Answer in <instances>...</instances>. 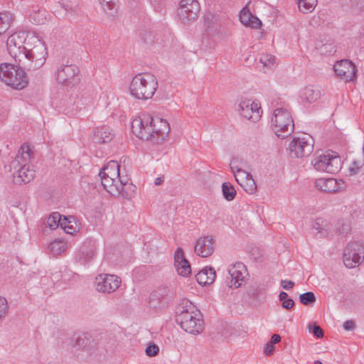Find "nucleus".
Returning a JSON list of instances; mask_svg holds the SVG:
<instances>
[{
    "label": "nucleus",
    "mask_w": 364,
    "mask_h": 364,
    "mask_svg": "<svg viewBox=\"0 0 364 364\" xmlns=\"http://www.w3.org/2000/svg\"><path fill=\"white\" fill-rule=\"evenodd\" d=\"M132 132L140 139L159 144L168 136L170 127L166 120L144 114L132 122Z\"/></svg>",
    "instance_id": "nucleus-1"
},
{
    "label": "nucleus",
    "mask_w": 364,
    "mask_h": 364,
    "mask_svg": "<svg viewBox=\"0 0 364 364\" xmlns=\"http://www.w3.org/2000/svg\"><path fill=\"white\" fill-rule=\"evenodd\" d=\"M176 321L183 330L193 335L201 333L205 328L201 313L187 299L176 307Z\"/></svg>",
    "instance_id": "nucleus-2"
},
{
    "label": "nucleus",
    "mask_w": 364,
    "mask_h": 364,
    "mask_svg": "<svg viewBox=\"0 0 364 364\" xmlns=\"http://www.w3.org/2000/svg\"><path fill=\"white\" fill-rule=\"evenodd\" d=\"M158 87L156 77L149 73L136 75L132 80L129 91L132 96L138 100L151 99Z\"/></svg>",
    "instance_id": "nucleus-3"
},
{
    "label": "nucleus",
    "mask_w": 364,
    "mask_h": 364,
    "mask_svg": "<svg viewBox=\"0 0 364 364\" xmlns=\"http://www.w3.org/2000/svg\"><path fill=\"white\" fill-rule=\"evenodd\" d=\"M16 64L1 63L0 80L14 89L21 90L27 86L28 78L25 73L26 69Z\"/></svg>",
    "instance_id": "nucleus-4"
},
{
    "label": "nucleus",
    "mask_w": 364,
    "mask_h": 364,
    "mask_svg": "<svg viewBox=\"0 0 364 364\" xmlns=\"http://www.w3.org/2000/svg\"><path fill=\"white\" fill-rule=\"evenodd\" d=\"M34 46L31 49H26L23 55L26 60L21 59L19 65L31 70L41 68L46 63V44L38 36L31 37Z\"/></svg>",
    "instance_id": "nucleus-5"
},
{
    "label": "nucleus",
    "mask_w": 364,
    "mask_h": 364,
    "mask_svg": "<svg viewBox=\"0 0 364 364\" xmlns=\"http://www.w3.org/2000/svg\"><path fill=\"white\" fill-rule=\"evenodd\" d=\"M311 164L318 171L335 174L341 169L343 162L336 152L328 151L321 154L316 153L313 156Z\"/></svg>",
    "instance_id": "nucleus-6"
},
{
    "label": "nucleus",
    "mask_w": 364,
    "mask_h": 364,
    "mask_svg": "<svg viewBox=\"0 0 364 364\" xmlns=\"http://www.w3.org/2000/svg\"><path fill=\"white\" fill-rule=\"evenodd\" d=\"M274 131L278 137L282 139L290 136L294 129L292 117L288 109L277 108L272 118Z\"/></svg>",
    "instance_id": "nucleus-7"
},
{
    "label": "nucleus",
    "mask_w": 364,
    "mask_h": 364,
    "mask_svg": "<svg viewBox=\"0 0 364 364\" xmlns=\"http://www.w3.org/2000/svg\"><path fill=\"white\" fill-rule=\"evenodd\" d=\"M119 164L116 161H110L100 171L99 176L104 188L112 196L118 193L117 180H120L122 176L119 173Z\"/></svg>",
    "instance_id": "nucleus-8"
},
{
    "label": "nucleus",
    "mask_w": 364,
    "mask_h": 364,
    "mask_svg": "<svg viewBox=\"0 0 364 364\" xmlns=\"http://www.w3.org/2000/svg\"><path fill=\"white\" fill-rule=\"evenodd\" d=\"M56 80L63 86L73 87L80 82V70L75 64H62L56 72Z\"/></svg>",
    "instance_id": "nucleus-9"
},
{
    "label": "nucleus",
    "mask_w": 364,
    "mask_h": 364,
    "mask_svg": "<svg viewBox=\"0 0 364 364\" xmlns=\"http://www.w3.org/2000/svg\"><path fill=\"white\" fill-rule=\"evenodd\" d=\"M26 39L25 32H16L9 36L6 41V48L9 55L14 59L16 63L20 64L21 59L26 60L23 54L26 48L23 46Z\"/></svg>",
    "instance_id": "nucleus-10"
},
{
    "label": "nucleus",
    "mask_w": 364,
    "mask_h": 364,
    "mask_svg": "<svg viewBox=\"0 0 364 364\" xmlns=\"http://www.w3.org/2000/svg\"><path fill=\"white\" fill-rule=\"evenodd\" d=\"M364 259V245L358 241L348 244L343 252V263L347 268L359 266Z\"/></svg>",
    "instance_id": "nucleus-11"
},
{
    "label": "nucleus",
    "mask_w": 364,
    "mask_h": 364,
    "mask_svg": "<svg viewBox=\"0 0 364 364\" xmlns=\"http://www.w3.org/2000/svg\"><path fill=\"white\" fill-rule=\"evenodd\" d=\"M314 140L313 137L307 134L294 137L289 145L291 154L296 158H303L310 155L314 150Z\"/></svg>",
    "instance_id": "nucleus-12"
},
{
    "label": "nucleus",
    "mask_w": 364,
    "mask_h": 364,
    "mask_svg": "<svg viewBox=\"0 0 364 364\" xmlns=\"http://www.w3.org/2000/svg\"><path fill=\"white\" fill-rule=\"evenodd\" d=\"M237 162V160L234 159L230 164L231 171L235 174L237 182L247 193H254L257 189L255 180L250 173L239 168L238 166L236 165Z\"/></svg>",
    "instance_id": "nucleus-13"
},
{
    "label": "nucleus",
    "mask_w": 364,
    "mask_h": 364,
    "mask_svg": "<svg viewBox=\"0 0 364 364\" xmlns=\"http://www.w3.org/2000/svg\"><path fill=\"white\" fill-rule=\"evenodd\" d=\"M200 7L196 0H181L178 9L179 19L183 23H188L198 16Z\"/></svg>",
    "instance_id": "nucleus-14"
},
{
    "label": "nucleus",
    "mask_w": 364,
    "mask_h": 364,
    "mask_svg": "<svg viewBox=\"0 0 364 364\" xmlns=\"http://www.w3.org/2000/svg\"><path fill=\"white\" fill-rule=\"evenodd\" d=\"M172 296V291L168 287H159L151 293L149 305L153 309H164Z\"/></svg>",
    "instance_id": "nucleus-15"
},
{
    "label": "nucleus",
    "mask_w": 364,
    "mask_h": 364,
    "mask_svg": "<svg viewBox=\"0 0 364 364\" xmlns=\"http://www.w3.org/2000/svg\"><path fill=\"white\" fill-rule=\"evenodd\" d=\"M229 277L226 282L230 288L237 289L242 286L247 276V270L245 265L242 262H236L228 268Z\"/></svg>",
    "instance_id": "nucleus-16"
},
{
    "label": "nucleus",
    "mask_w": 364,
    "mask_h": 364,
    "mask_svg": "<svg viewBox=\"0 0 364 364\" xmlns=\"http://www.w3.org/2000/svg\"><path fill=\"white\" fill-rule=\"evenodd\" d=\"M95 284L97 291L109 294L119 287L121 279L116 275L104 274L96 277Z\"/></svg>",
    "instance_id": "nucleus-17"
},
{
    "label": "nucleus",
    "mask_w": 364,
    "mask_h": 364,
    "mask_svg": "<svg viewBox=\"0 0 364 364\" xmlns=\"http://www.w3.org/2000/svg\"><path fill=\"white\" fill-rule=\"evenodd\" d=\"M240 115L252 122L258 121L262 116L259 104L250 99H241L238 105Z\"/></svg>",
    "instance_id": "nucleus-18"
},
{
    "label": "nucleus",
    "mask_w": 364,
    "mask_h": 364,
    "mask_svg": "<svg viewBox=\"0 0 364 364\" xmlns=\"http://www.w3.org/2000/svg\"><path fill=\"white\" fill-rule=\"evenodd\" d=\"M337 76L346 82L353 81L356 78L357 70L354 63L347 59L337 61L333 66Z\"/></svg>",
    "instance_id": "nucleus-19"
},
{
    "label": "nucleus",
    "mask_w": 364,
    "mask_h": 364,
    "mask_svg": "<svg viewBox=\"0 0 364 364\" xmlns=\"http://www.w3.org/2000/svg\"><path fill=\"white\" fill-rule=\"evenodd\" d=\"M34 156L33 147L28 143H23L18 150L15 158L9 164L10 171L17 169L21 166H28Z\"/></svg>",
    "instance_id": "nucleus-20"
},
{
    "label": "nucleus",
    "mask_w": 364,
    "mask_h": 364,
    "mask_svg": "<svg viewBox=\"0 0 364 364\" xmlns=\"http://www.w3.org/2000/svg\"><path fill=\"white\" fill-rule=\"evenodd\" d=\"M215 240L213 236L207 235L198 238L194 246L195 253L201 257L210 256L215 250Z\"/></svg>",
    "instance_id": "nucleus-21"
},
{
    "label": "nucleus",
    "mask_w": 364,
    "mask_h": 364,
    "mask_svg": "<svg viewBox=\"0 0 364 364\" xmlns=\"http://www.w3.org/2000/svg\"><path fill=\"white\" fill-rule=\"evenodd\" d=\"M117 182L114 186H117L119 190L114 196H121L124 198L131 199L134 196L136 187L127 176H122Z\"/></svg>",
    "instance_id": "nucleus-22"
},
{
    "label": "nucleus",
    "mask_w": 364,
    "mask_h": 364,
    "mask_svg": "<svg viewBox=\"0 0 364 364\" xmlns=\"http://www.w3.org/2000/svg\"><path fill=\"white\" fill-rule=\"evenodd\" d=\"M73 346L90 354L96 348V342L89 333H82L73 341Z\"/></svg>",
    "instance_id": "nucleus-23"
},
{
    "label": "nucleus",
    "mask_w": 364,
    "mask_h": 364,
    "mask_svg": "<svg viewBox=\"0 0 364 364\" xmlns=\"http://www.w3.org/2000/svg\"><path fill=\"white\" fill-rule=\"evenodd\" d=\"M175 266L178 274L183 277L188 276L191 272L189 262L185 258L183 251L178 247L174 254Z\"/></svg>",
    "instance_id": "nucleus-24"
},
{
    "label": "nucleus",
    "mask_w": 364,
    "mask_h": 364,
    "mask_svg": "<svg viewBox=\"0 0 364 364\" xmlns=\"http://www.w3.org/2000/svg\"><path fill=\"white\" fill-rule=\"evenodd\" d=\"M341 181H337L335 178H321L316 181L315 184L316 187L326 193H335L339 191L341 188Z\"/></svg>",
    "instance_id": "nucleus-25"
},
{
    "label": "nucleus",
    "mask_w": 364,
    "mask_h": 364,
    "mask_svg": "<svg viewBox=\"0 0 364 364\" xmlns=\"http://www.w3.org/2000/svg\"><path fill=\"white\" fill-rule=\"evenodd\" d=\"M114 134L112 128L107 126L97 127L93 132L92 140L97 144H105L110 142Z\"/></svg>",
    "instance_id": "nucleus-26"
},
{
    "label": "nucleus",
    "mask_w": 364,
    "mask_h": 364,
    "mask_svg": "<svg viewBox=\"0 0 364 364\" xmlns=\"http://www.w3.org/2000/svg\"><path fill=\"white\" fill-rule=\"evenodd\" d=\"M16 170V173L14 175V178L18 183H28L34 178L35 171L30 168L29 165L21 166Z\"/></svg>",
    "instance_id": "nucleus-27"
},
{
    "label": "nucleus",
    "mask_w": 364,
    "mask_h": 364,
    "mask_svg": "<svg viewBox=\"0 0 364 364\" xmlns=\"http://www.w3.org/2000/svg\"><path fill=\"white\" fill-rule=\"evenodd\" d=\"M215 277V271L212 267H205L196 275V281L202 286L209 285L213 283Z\"/></svg>",
    "instance_id": "nucleus-28"
},
{
    "label": "nucleus",
    "mask_w": 364,
    "mask_h": 364,
    "mask_svg": "<svg viewBox=\"0 0 364 364\" xmlns=\"http://www.w3.org/2000/svg\"><path fill=\"white\" fill-rule=\"evenodd\" d=\"M313 228L321 234L322 237H327L334 231L333 225L323 218H317L313 225Z\"/></svg>",
    "instance_id": "nucleus-29"
},
{
    "label": "nucleus",
    "mask_w": 364,
    "mask_h": 364,
    "mask_svg": "<svg viewBox=\"0 0 364 364\" xmlns=\"http://www.w3.org/2000/svg\"><path fill=\"white\" fill-rule=\"evenodd\" d=\"M301 97L303 100L311 103L320 98L321 92L318 89L309 86L304 89Z\"/></svg>",
    "instance_id": "nucleus-30"
},
{
    "label": "nucleus",
    "mask_w": 364,
    "mask_h": 364,
    "mask_svg": "<svg viewBox=\"0 0 364 364\" xmlns=\"http://www.w3.org/2000/svg\"><path fill=\"white\" fill-rule=\"evenodd\" d=\"M60 227L65 232L70 235H73L78 230L76 222L73 217L63 216Z\"/></svg>",
    "instance_id": "nucleus-31"
},
{
    "label": "nucleus",
    "mask_w": 364,
    "mask_h": 364,
    "mask_svg": "<svg viewBox=\"0 0 364 364\" xmlns=\"http://www.w3.org/2000/svg\"><path fill=\"white\" fill-rule=\"evenodd\" d=\"M102 9L109 16H114L118 11V0H99Z\"/></svg>",
    "instance_id": "nucleus-32"
},
{
    "label": "nucleus",
    "mask_w": 364,
    "mask_h": 364,
    "mask_svg": "<svg viewBox=\"0 0 364 364\" xmlns=\"http://www.w3.org/2000/svg\"><path fill=\"white\" fill-rule=\"evenodd\" d=\"M14 16L11 12L3 11L0 13V36L10 28Z\"/></svg>",
    "instance_id": "nucleus-33"
},
{
    "label": "nucleus",
    "mask_w": 364,
    "mask_h": 364,
    "mask_svg": "<svg viewBox=\"0 0 364 364\" xmlns=\"http://www.w3.org/2000/svg\"><path fill=\"white\" fill-rule=\"evenodd\" d=\"M299 11L304 14L312 12L317 5V0H296Z\"/></svg>",
    "instance_id": "nucleus-34"
},
{
    "label": "nucleus",
    "mask_w": 364,
    "mask_h": 364,
    "mask_svg": "<svg viewBox=\"0 0 364 364\" xmlns=\"http://www.w3.org/2000/svg\"><path fill=\"white\" fill-rule=\"evenodd\" d=\"M45 11L41 10L38 6H33L32 12L30 14L31 21L36 25H42L44 23Z\"/></svg>",
    "instance_id": "nucleus-35"
},
{
    "label": "nucleus",
    "mask_w": 364,
    "mask_h": 364,
    "mask_svg": "<svg viewBox=\"0 0 364 364\" xmlns=\"http://www.w3.org/2000/svg\"><path fill=\"white\" fill-rule=\"evenodd\" d=\"M48 247L51 254L58 255L65 250L66 243L62 240H55L49 244Z\"/></svg>",
    "instance_id": "nucleus-36"
},
{
    "label": "nucleus",
    "mask_w": 364,
    "mask_h": 364,
    "mask_svg": "<svg viewBox=\"0 0 364 364\" xmlns=\"http://www.w3.org/2000/svg\"><path fill=\"white\" fill-rule=\"evenodd\" d=\"M62 220V215L58 212H54L47 218V227L50 230H55L60 225Z\"/></svg>",
    "instance_id": "nucleus-37"
},
{
    "label": "nucleus",
    "mask_w": 364,
    "mask_h": 364,
    "mask_svg": "<svg viewBox=\"0 0 364 364\" xmlns=\"http://www.w3.org/2000/svg\"><path fill=\"white\" fill-rule=\"evenodd\" d=\"M222 191L224 198L228 201L232 200L236 196V191L230 183L225 182L223 183Z\"/></svg>",
    "instance_id": "nucleus-38"
},
{
    "label": "nucleus",
    "mask_w": 364,
    "mask_h": 364,
    "mask_svg": "<svg viewBox=\"0 0 364 364\" xmlns=\"http://www.w3.org/2000/svg\"><path fill=\"white\" fill-rule=\"evenodd\" d=\"M141 40L147 46L153 45L155 42V36L150 31L144 30L140 33Z\"/></svg>",
    "instance_id": "nucleus-39"
},
{
    "label": "nucleus",
    "mask_w": 364,
    "mask_h": 364,
    "mask_svg": "<svg viewBox=\"0 0 364 364\" xmlns=\"http://www.w3.org/2000/svg\"><path fill=\"white\" fill-rule=\"evenodd\" d=\"M316 296L312 291H307L299 296V301L305 306H309L315 303Z\"/></svg>",
    "instance_id": "nucleus-40"
},
{
    "label": "nucleus",
    "mask_w": 364,
    "mask_h": 364,
    "mask_svg": "<svg viewBox=\"0 0 364 364\" xmlns=\"http://www.w3.org/2000/svg\"><path fill=\"white\" fill-rule=\"evenodd\" d=\"M251 18H252V14L246 6L240 12V20L242 24L248 26Z\"/></svg>",
    "instance_id": "nucleus-41"
},
{
    "label": "nucleus",
    "mask_w": 364,
    "mask_h": 364,
    "mask_svg": "<svg viewBox=\"0 0 364 364\" xmlns=\"http://www.w3.org/2000/svg\"><path fill=\"white\" fill-rule=\"evenodd\" d=\"M350 175H355L364 172V159L362 161H354L349 167Z\"/></svg>",
    "instance_id": "nucleus-42"
},
{
    "label": "nucleus",
    "mask_w": 364,
    "mask_h": 364,
    "mask_svg": "<svg viewBox=\"0 0 364 364\" xmlns=\"http://www.w3.org/2000/svg\"><path fill=\"white\" fill-rule=\"evenodd\" d=\"M276 58L270 54H263L260 57V63H262L264 67L270 68L275 63Z\"/></svg>",
    "instance_id": "nucleus-43"
},
{
    "label": "nucleus",
    "mask_w": 364,
    "mask_h": 364,
    "mask_svg": "<svg viewBox=\"0 0 364 364\" xmlns=\"http://www.w3.org/2000/svg\"><path fill=\"white\" fill-rule=\"evenodd\" d=\"M9 312L8 302L6 298L0 296V321L3 319Z\"/></svg>",
    "instance_id": "nucleus-44"
},
{
    "label": "nucleus",
    "mask_w": 364,
    "mask_h": 364,
    "mask_svg": "<svg viewBox=\"0 0 364 364\" xmlns=\"http://www.w3.org/2000/svg\"><path fill=\"white\" fill-rule=\"evenodd\" d=\"M145 353L149 357L155 356L159 354V348L156 344L151 343L147 346Z\"/></svg>",
    "instance_id": "nucleus-45"
},
{
    "label": "nucleus",
    "mask_w": 364,
    "mask_h": 364,
    "mask_svg": "<svg viewBox=\"0 0 364 364\" xmlns=\"http://www.w3.org/2000/svg\"><path fill=\"white\" fill-rule=\"evenodd\" d=\"M309 331L311 333H312L314 336L319 338L323 337V334H324L323 331L319 326H317L316 324H313V325L310 324V325H309Z\"/></svg>",
    "instance_id": "nucleus-46"
},
{
    "label": "nucleus",
    "mask_w": 364,
    "mask_h": 364,
    "mask_svg": "<svg viewBox=\"0 0 364 364\" xmlns=\"http://www.w3.org/2000/svg\"><path fill=\"white\" fill-rule=\"evenodd\" d=\"M80 252L83 255H85V260L86 261H88L90 259H92L93 257V256H94V254H95V252H94V250L92 248L90 250H85V245L81 247Z\"/></svg>",
    "instance_id": "nucleus-47"
},
{
    "label": "nucleus",
    "mask_w": 364,
    "mask_h": 364,
    "mask_svg": "<svg viewBox=\"0 0 364 364\" xmlns=\"http://www.w3.org/2000/svg\"><path fill=\"white\" fill-rule=\"evenodd\" d=\"M232 331L233 329L231 326L225 324V326H224V329L221 332V335L225 338H228L232 335Z\"/></svg>",
    "instance_id": "nucleus-48"
},
{
    "label": "nucleus",
    "mask_w": 364,
    "mask_h": 364,
    "mask_svg": "<svg viewBox=\"0 0 364 364\" xmlns=\"http://www.w3.org/2000/svg\"><path fill=\"white\" fill-rule=\"evenodd\" d=\"M262 26V21L257 17L252 15V18H251V21L248 26L253 28H258Z\"/></svg>",
    "instance_id": "nucleus-49"
},
{
    "label": "nucleus",
    "mask_w": 364,
    "mask_h": 364,
    "mask_svg": "<svg viewBox=\"0 0 364 364\" xmlns=\"http://www.w3.org/2000/svg\"><path fill=\"white\" fill-rule=\"evenodd\" d=\"M350 230V227L348 224L342 223L341 227H338L336 230L334 229V231L338 232V233L344 235L349 232Z\"/></svg>",
    "instance_id": "nucleus-50"
},
{
    "label": "nucleus",
    "mask_w": 364,
    "mask_h": 364,
    "mask_svg": "<svg viewBox=\"0 0 364 364\" xmlns=\"http://www.w3.org/2000/svg\"><path fill=\"white\" fill-rule=\"evenodd\" d=\"M294 306V301L292 299L288 298L284 300L282 303V308L289 310Z\"/></svg>",
    "instance_id": "nucleus-51"
},
{
    "label": "nucleus",
    "mask_w": 364,
    "mask_h": 364,
    "mask_svg": "<svg viewBox=\"0 0 364 364\" xmlns=\"http://www.w3.org/2000/svg\"><path fill=\"white\" fill-rule=\"evenodd\" d=\"M49 149L50 150L51 154H53V156L61 154L60 147L57 144H54L53 142L50 143L49 144Z\"/></svg>",
    "instance_id": "nucleus-52"
},
{
    "label": "nucleus",
    "mask_w": 364,
    "mask_h": 364,
    "mask_svg": "<svg viewBox=\"0 0 364 364\" xmlns=\"http://www.w3.org/2000/svg\"><path fill=\"white\" fill-rule=\"evenodd\" d=\"M280 284L283 289L289 290L294 286V282L291 280L284 279L281 281Z\"/></svg>",
    "instance_id": "nucleus-53"
},
{
    "label": "nucleus",
    "mask_w": 364,
    "mask_h": 364,
    "mask_svg": "<svg viewBox=\"0 0 364 364\" xmlns=\"http://www.w3.org/2000/svg\"><path fill=\"white\" fill-rule=\"evenodd\" d=\"M355 324L353 320H348L343 323V328L346 331H352L355 328Z\"/></svg>",
    "instance_id": "nucleus-54"
},
{
    "label": "nucleus",
    "mask_w": 364,
    "mask_h": 364,
    "mask_svg": "<svg viewBox=\"0 0 364 364\" xmlns=\"http://www.w3.org/2000/svg\"><path fill=\"white\" fill-rule=\"evenodd\" d=\"M274 350V345L271 343H268L266 344V346L264 347V353L267 355H269L273 353Z\"/></svg>",
    "instance_id": "nucleus-55"
},
{
    "label": "nucleus",
    "mask_w": 364,
    "mask_h": 364,
    "mask_svg": "<svg viewBox=\"0 0 364 364\" xmlns=\"http://www.w3.org/2000/svg\"><path fill=\"white\" fill-rule=\"evenodd\" d=\"M281 341V336L279 334H273L271 338L270 343L274 344L278 343Z\"/></svg>",
    "instance_id": "nucleus-56"
},
{
    "label": "nucleus",
    "mask_w": 364,
    "mask_h": 364,
    "mask_svg": "<svg viewBox=\"0 0 364 364\" xmlns=\"http://www.w3.org/2000/svg\"><path fill=\"white\" fill-rule=\"evenodd\" d=\"M289 298L288 294L285 291H281L279 294V299L281 301Z\"/></svg>",
    "instance_id": "nucleus-57"
},
{
    "label": "nucleus",
    "mask_w": 364,
    "mask_h": 364,
    "mask_svg": "<svg viewBox=\"0 0 364 364\" xmlns=\"http://www.w3.org/2000/svg\"><path fill=\"white\" fill-rule=\"evenodd\" d=\"M259 292H260V289L259 287H257L255 289H254L249 294L251 295L253 297H256L259 294Z\"/></svg>",
    "instance_id": "nucleus-58"
},
{
    "label": "nucleus",
    "mask_w": 364,
    "mask_h": 364,
    "mask_svg": "<svg viewBox=\"0 0 364 364\" xmlns=\"http://www.w3.org/2000/svg\"><path fill=\"white\" fill-rule=\"evenodd\" d=\"M164 176L158 177V178H156L154 183H155L156 186H159V185H161L164 182Z\"/></svg>",
    "instance_id": "nucleus-59"
},
{
    "label": "nucleus",
    "mask_w": 364,
    "mask_h": 364,
    "mask_svg": "<svg viewBox=\"0 0 364 364\" xmlns=\"http://www.w3.org/2000/svg\"><path fill=\"white\" fill-rule=\"evenodd\" d=\"M63 8H64V9H65L66 11H71V10H72V8H71L70 6H68V5H66V6H65V5H64V6H63Z\"/></svg>",
    "instance_id": "nucleus-60"
},
{
    "label": "nucleus",
    "mask_w": 364,
    "mask_h": 364,
    "mask_svg": "<svg viewBox=\"0 0 364 364\" xmlns=\"http://www.w3.org/2000/svg\"><path fill=\"white\" fill-rule=\"evenodd\" d=\"M314 364H323L320 360H316Z\"/></svg>",
    "instance_id": "nucleus-61"
}]
</instances>
